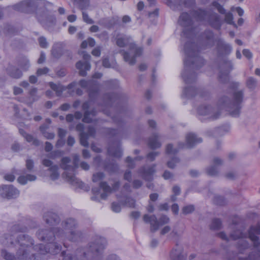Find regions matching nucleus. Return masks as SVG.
<instances>
[{
    "instance_id": "f257e3e1",
    "label": "nucleus",
    "mask_w": 260,
    "mask_h": 260,
    "mask_svg": "<svg viewBox=\"0 0 260 260\" xmlns=\"http://www.w3.org/2000/svg\"><path fill=\"white\" fill-rule=\"evenodd\" d=\"M77 225L76 221L70 218L62 222L61 225L62 229L54 228L53 231L40 230L37 233L38 238L41 241L48 243L45 245L40 244L32 247L34 241L30 237L25 235H16L18 232H26L27 228L22 223L15 224L11 228V232L12 234L0 237V243L7 246L18 244L19 249L16 255L5 250H2V255L6 260H35L36 257L32 251H36L41 254L47 253L53 255L57 254L60 251L61 246L55 242V240L64 241L67 239L75 242L80 239L82 234L76 229Z\"/></svg>"
},
{
    "instance_id": "f03ea898",
    "label": "nucleus",
    "mask_w": 260,
    "mask_h": 260,
    "mask_svg": "<svg viewBox=\"0 0 260 260\" xmlns=\"http://www.w3.org/2000/svg\"><path fill=\"white\" fill-rule=\"evenodd\" d=\"M178 23L184 27L182 37L188 39L183 48L185 56L184 59V70L181 76L185 83L189 84L196 81V71L201 68L205 63L204 59L199 55V52L211 48L216 42L217 55L218 57H223L232 52V47L221 38L215 41L214 34L210 30H206L202 34V44L198 47L192 42L196 35L197 28L194 27L190 15L187 13H182L179 17Z\"/></svg>"
},
{
    "instance_id": "7ed1b4c3",
    "label": "nucleus",
    "mask_w": 260,
    "mask_h": 260,
    "mask_svg": "<svg viewBox=\"0 0 260 260\" xmlns=\"http://www.w3.org/2000/svg\"><path fill=\"white\" fill-rule=\"evenodd\" d=\"M244 101V90H235L232 99L223 95L218 100L217 106L219 108L225 109L234 117L238 116L243 107Z\"/></svg>"
},
{
    "instance_id": "20e7f679",
    "label": "nucleus",
    "mask_w": 260,
    "mask_h": 260,
    "mask_svg": "<svg viewBox=\"0 0 260 260\" xmlns=\"http://www.w3.org/2000/svg\"><path fill=\"white\" fill-rule=\"evenodd\" d=\"M37 3L32 0L23 1L15 6V9L26 14L36 12V17L43 25H46L48 21H53L54 18L49 15V11L46 7L38 8Z\"/></svg>"
},
{
    "instance_id": "39448f33",
    "label": "nucleus",
    "mask_w": 260,
    "mask_h": 260,
    "mask_svg": "<svg viewBox=\"0 0 260 260\" xmlns=\"http://www.w3.org/2000/svg\"><path fill=\"white\" fill-rule=\"evenodd\" d=\"M112 117L114 122L118 125V128L117 129L106 128V133L111 138H115L117 141L112 143L109 146L108 153L109 155L119 158L122 155L119 140L122 137L124 132V129L122 127L123 121L119 115L112 116Z\"/></svg>"
},
{
    "instance_id": "423d86ee",
    "label": "nucleus",
    "mask_w": 260,
    "mask_h": 260,
    "mask_svg": "<svg viewBox=\"0 0 260 260\" xmlns=\"http://www.w3.org/2000/svg\"><path fill=\"white\" fill-rule=\"evenodd\" d=\"M106 244L107 241L105 238L101 237H97L94 242L90 243L89 250L87 251L84 248H79L77 250L76 256L78 257V260H87V256L92 254L100 253L105 248ZM61 255L63 256L62 260H77L71 254H66L64 251L61 252Z\"/></svg>"
},
{
    "instance_id": "0eeeda50",
    "label": "nucleus",
    "mask_w": 260,
    "mask_h": 260,
    "mask_svg": "<svg viewBox=\"0 0 260 260\" xmlns=\"http://www.w3.org/2000/svg\"><path fill=\"white\" fill-rule=\"evenodd\" d=\"M131 41L132 39L130 37L122 35L117 38L116 44L120 47L128 46L129 49L127 51L121 50L120 53L123 56L125 61L128 62L131 65H133L136 63V58L142 55L143 48L137 46Z\"/></svg>"
},
{
    "instance_id": "6e6552de",
    "label": "nucleus",
    "mask_w": 260,
    "mask_h": 260,
    "mask_svg": "<svg viewBox=\"0 0 260 260\" xmlns=\"http://www.w3.org/2000/svg\"><path fill=\"white\" fill-rule=\"evenodd\" d=\"M79 161V156L75 154L73 156L74 165L71 166L68 165L71 162V159L69 157H64L61 159L60 167L66 171L62 174L63 177L71 184L82 188L84 187V183L76 178L74 174L76 169L78 167Z\"/></svg>"
},
{
    "instance_id": "1a4fd4ad",
    "label": "nucleus",
    "mask_w": 260,
    "mask_h": 260,
    "mask_svg": "<svg viewBox=\"0 0 260 260\" xmlns=\"http://www.w3.org/2000/svg\"><path fill=\"white\" fill-rule=\"evenodd\" d=\"M191 14L197 21L208 23L216 29H219L221 27L222 20L219 15L211 10L199 9L193 11Z\"/></svg>"
},
{
    "instance_id": "9d476101",
    "label": "nucleus",
    "mask_w": 260,
    "mask_h": 260,
    "mask_svg": "<svg viewBox=\"0 0 260 260\" xmlns=\"http://www.w3.org/2000/svg\"><path fill=\"white\" fill-rule=\"evenodd\" d=\"M260 234V223L256 226H252L248 231L249 238L253 242L256 252L250 254L248 257H238V260H260V242L257 235Z\"/></svg>"
},
{
    "instance_id": "9b49d317",
    "label": "nucleus",
    "mask_w": 260,
    "mask_h": 260,
    "mask_svg": "<svg viewBox=\"0 0 260 260\" xmlns=\"http://www.w3.org/2000/svg\"><path fill=\"white\" fill-rule=\"evenodd\" d=\"M218 236L226 241H229L230 240H239L237 247L240 253H243L244 250L249 247V244L245 238V235L240 230L234 231L231 233L229 237L223 232L219 233Z\"/></svg>"
},
{
    "instance_id": "f8f14e48",
    "label": "nucleus",
    "mask_w": 260,
    "mask_h": 260,
    "mask_svg": "<svg viewBox=\"0 0 260 260\" xmlns=\"http://www.w3.org/2000/svg\"><path fill=\"white\" fill-rule=\"evenodd\" d=\"M186 144H184L183 143H179L178 149L173 148L171 144H168L166 148V153L168 154H175L178 152L180 149L192 148L195 145L201 143L202 139L201 138L198 137L195 134L190 133L186 136Z\"/></svg>"
},
{
    "instance_id": "ddd939ff",
    "label": "nucleus",
    "mask_w": 260,
    "mask_h": 260,
    "mask_svg": "<svg viewBox=\"0 0 260 260\" xmlns=\"http://www.w3.org/2000/svg\"><path fill=\"white\" fill-rule=\"evenodd\" d=\"M143 220L145 223L150 224V231L154 233L158 230L159 226L169 223L170 219L167 216L162 215L158 220L155 215H149L146 214L143 216Z\"/></svg>"
},
{
    "instance_id": "4468645a",
    "label": "nucleus",
    "mask_w": 260,
    "mask_h": 260,
    "mask_svg": "<svg viewBox=\"0 0 260 260\" xmlns=\"http://www.w3.org/2000/svg\"><path fill=\"white\" fill-rule=\"evenodd\" d=\"M218 75L219 81L222 83H227L230 80V73L233 69V64L228 58L223 59L219 64Z\"/></svg>"
},
{
    "instance_id": "2eb2a0df",
    "label": "nucleus",
    "mask_w": 260,
    "mask_h": 260,
    "mask_svg": "<svg viewBox=\"0 0 260 260\" xmlns=\"http://www.w3.org/2000/svg\"><path fill=\"white\" fill-rule=\"evenodd\" d=\"M121 99L122 96L120 94L112 93L105 95L103 104L101 105V110L105 114L111 116L109 110L107 109H109L115 105L120 103L121 101Z\"/></svg>"
},
{
    "instance_id": "dca6fc26",
    "label": "nucleus",
    "mask_w": 260,
    "mask_h": 260,
    "mask_svg": "<svg viewBox=\"0 0 260 260\" xmlns=\"http://www.w3.org/2000/svg\"><path fill=\"white\" fill-rule=\"evenodd\" d=\"M198 113L199 116L204 117L203 118L199 117L201 120L205 119L215 120L217 119L220 114L219 109L213 108L211 106H201L198 109Z\"/></svg>"
},
{
    "instance_id": "f3484780",
    "label": "nucleus",
    "mask_w": 260,
    "mask_h": 260,
    "mask_svg": "<svg viewBox=\"0 0 260 260\" xmlns=\"http://www.w3.org/2000/svg\"><path fill=\"white\" fill-rule=\"evenodd\" d=\"M79 85L87 90L90 101L94 100L98 96L100 88L98 81L94 80H81L79 81Z\"/></svg>"
},
{
    "instance_id": "a211bd4d",
    "label": "nucleus",
    "mask_w": 260,
    "mask_h": 260,
    "mask_svg": "<svg viewBox=\"0 0 260 260\" xmlns=\"http://www.w3.org/2000/svg\"><path fill=\"white\" fill-rule=\"evenodd\" d=\"M113 182L112 187L106 181L100 182L99 186L103 191V192L100 195L102 199L106 200L113 191H115L118 189L120 185V181L119 180H114Z\"/></svg>"
},
{
    "instance_id": "6ab92c4d",
    "label": "nucleus",
    "mask_w": 260,
    "mask_h": 260,
    "mask_svg": "<svg viewBox=\"0 0 260 260\" xmlns=\"http://www.w3.org/2000/svg\"><path fill=\"white\" fill-rule=\"evenodd\" d=\"M19 194V190L12 185H3L0 186V196L3 198H16Z\"/></svg>"
},
{
    "instance_id": "aec40b11",
    "label": "nucleus",
    "mask_w": 260,
    "mask_h": 260,
    "mask_svg": "<svg viewBox=\"0 0 260 260\" xmlns=\"http://www.w3.org/2000/svg\"><path fill=\"white\" fill-rule=\"evenodd\" d=\"M83 58L84 61H79L76 63V68L79 70V74L81 76L86 75V71L90 69V64L88 61L90 59V55L85 52H83Z\"/></svg>"
},
{
    "instance_id": "412c9836",
    "label": "nucleus",
    "mask_w": 260,
    "mask_h": 260,
    "mask_svg": "<svg viewBox=\"0 0 260 260\" xmlns=\"http://www.w3.org/2000/svg\"><path fill=\"white\" fill-rule=\"evenodd\" d=\"M49 85L50 88L55 91L57 96H60L63 91L67 89L69 90L70 94H72L74 92V90L73 89L75 87L76 83L73 82L69 84L67 86H64L61 84H56L51 82L49 83Z\"/></svg>"
},
{
    "instance_id": "4be33fe9",
    "label": "nucleus",
    "mask_w": 260,
    "mask_h": 260,
    "mask_svg": "<svg viewBox=\"0 0 260 260\" xmlns=\"http://www.w3.org/2000/svg\"><path fill=\"white\" fill-rule=\"evenodd\" d=\"M90 106V102H85L82 106V109L85 110L84 117L82 121L85 123H90L92 121V117L95 116L96 111L95 110L93 109L91 111L88 110Z\"/></svg>"
},
{
    "instance_id": "5701e85b",
    "label": "nucleus",
    "mask_w": 260,
    "mask_h": 260,
    "mask_svg": "<svg viewBox=\"0 0 260 260\" xmlns=\"http://www.w3.org/2000/svg\"><path fill=\"white\" fill-rule=\"evenodd\" d=\"M212 5L217 10L219 13L221 14H225L224 20L227 23L236 26L233 21V15L231 12L225 13L224 8L216 1L212 2Z\"/></svg>"
},
{
    "instance_id": "b1692460",
    "label": "nucleus",
    "mask_w": 260,
    "mask_h": 260,
    "mask_svg": "<svg viewBox=\"0 0 260 260\" xmlns=\"http://www.w3.org/2000/svg\"><path fill=\"white\" fill-rule=\"evenodd\" d=\"M155 166L144 167L139 170V173L145 180L150 181L152 179V175L155 172Z\"/></svg>"
},
{
    "instance_id": "393cba45",
    "label": "nucleus",
    "mask_w": 260,
    "mask_h": 260,
    "mask_svg": "<svg viewBox=\"0 0 260 260\" xmlns=\"http://www.w3.org/2000/svg\"><path fill=\"white\" fill-rule=\"evenodd\" d=\"M42 164L46 167H50L49 170L51 172L50 178L52 180H55L58 178V167L57 165L52 166V162L48 159H43L42 161Z\"/></svg>"
},
{
    "instance_id": "a878e982",
    "label": "nucleus",
    "mask_w": 260,
    "mask_h": 260,
    "mask_svg": "<svg viewBox=\"0 0 260 260\" xmlns=\"http://www.w3.org/2000/svg\"><path fill=\"white\" fill-rule=\"evenodd\" d=\"M171 260H186V256L183 253L181 247L176 245L170 253Z\"/></svg>"
},
{
    "instance_id": "bb28decb",
    "label": "nucleus",
    "mask_w": 260,
    "mask_h": 260,
    "mask_svg": "<svg viewBox=\"0 0 260 260\" xmlns=\"http://www.w3.org/2000/svg\"><path fill=\"white\" fill-rule=\"evenodd\" d=\"M43 218L46 223L50 225H55L60 221L59 216L56 214L52 212L45 213Z\"/></svg>"
},
{
    "instance_id": "cd10ccee",
    "label": "nucleus",
    "mask_w": 260,
    "mask_h": 260,
    "mask_svg": "<svg viewBox=\"0 0 260 260\" xmlns=\"http://www.w3.org/2000/svg\"><path fill=\"white\" fill-rule=\"evenodd\" d=\"M7 74L11 78L14 79L20 78L23 73L18 68L11 64H9L6 69Z\"/></svg>"
},
{
    "instance_id": "c85d7f7f",
    "label": "nucleus",
    "mask_w": 260,
    "mask_h": 260,
    "mask_svg": "<svg viewBox=\"0 0 260 260\" xmlns=\"http://www.w3.org/2000/svg\"><path fill=\"white\" fill-rule=\"evenodd\" d=\"M214 165L212 166L207 169V173L210 176H215L218 172V167L221 165L222 160L218 158L215 157L213 159Z\"/></svg>"
},
{
    "instance_id": "c756f323",
    "label": "nucleus",
    "mask_w": 260,
    "mask_h": 260,
    "mask_svg": "<svg viewBox=\"0 0 260 260\" xmlns=\"http://www.w3.org/2000/svg\"><path fill=\"white\" fill-rule=\"evenodd\" d=\"M63 54L62 44L58 43L55 44L52 47V55L56 58L60 57Z\"/></svg>"
},
{
    "instance_id": "7c9ffc66",
    "label": "nucleus",
    "mask_w": 260,
    "mask_h": 260,
    "mask_svg": "<svg viewBox=\"0 0 260 260\" xmlns=\"http://www.w3.org/2000/svg\"><path fill=\"white\" fill-rule=\"evenodd\" d=\"M148 145L152 149L159 148L161 146L160 143L158 141V135L156 134H153L149 139Z\"/></svg>"
},
{
    "instance_id": "2f4dec72",
    "label": "nucleus",
    "mask_w": 260,
    "mask_h": 260,
    "mask_svg": "<svg viewBox=\"0 0 260 260\" xmlns=\"http://www.w3.org/2000/svg\"><path fill=\"white\" fill-rule=\"evenodd\" d=\"M198 91V90L196 89L194 86H187L184 89L183 95L187 98H190L194 96L197 93Z\"/></svg>"
},
{
    "instance_id": "473e14b6",
    "label": "nucleus",
    "mask_w": 260,
    "mask_h": 260,
    "mask_svg": "<svg viewBox=\"0 0 260 260\" xmlns=\"http://www.w3.org/2000/svg\"><path fill=\"white\" fill-rule=\"evenodd\" d=\"M19 133L28 142L32 143L35 146L39 145L40 141L34 138L31 135L27 134L22 129H19Z\"/></svg>"
},
{
    "instance_id": "72a5a7b5",
    "label": "nucleus",
    "mask_w": 260,
    "mask_h": 260,
    "mask_svg": "<svg viewBox=\"0 0 260 260\" xmlns=\"http://www.w3.org/2000/svg\"><path fill=\"white\" fill-rule=\"evenodd\" d=\"M37 177L35 175H31V174H28L26 176L25 175H22L20 176L18 178V181L19 183L24 185L28 181H35Z\"/></svg>"
},
{
    "instance_id": "f704fd0d",
    "label": "nucleus",
    "mask_w": 260,
    "mask_h": 260,
    "mask_svg": "<svg viewBox=\"0 0 260 260\" xmlns=\"http://www.w3.org/2000/svg\"><path fill=\"white\" fill-rule=\"evenodd\" d=\"M49 128L48 125L44 124L40 126V130L42 135L47 139H53L55 135L53 133H49L46 130Z\"/></svg>"
},
{
    "instance_id": "c9c22d12",
    "label": "nucleus",
    "mask_w": 260,
    "mask_h": 260,
    "mask_svg": "<svg viewBox=\"0 0 260 260\" xmlns=\"http://www.w3.org/2000/svg\"><path fill=\"white\" fill-rule=\"evenodd\" d=\"M257 85V80L253 77H248L246 81V87L250 89L254 90L255 89Z\"/></svg>"
},
{
    "instance_id": "e433bc0d",
    "label": "nucleus",
    "mask_w": 260,
    "mask_h": 260,
    "mask_svg": "<svg viewBox=\"0 0 260 260\" xmlns=\"http://www.w3.org/2000/svg\"><path fill=\"white\" fill-rule=\"evenodd\" d=\"M74 1L81 10L87 9L90 6V0H75Z\"/></svg>"
},
{
    "instance_id": "4c0bfd02",
    "label": "nucleus",
    "mask_w": 260,
    "mask_h": 260,
    "mask_svg": "<svg viewBox=\"0 0 260 260\" xmlns=\"http://www.w3.org/2000/svg\"><path fill=\"white\" fill-rule=\"evenodd\" d=\"M37 88H32L29 90V94L32 99V101L29 103V105H31L32 103L38 101L40 98L41 96L37 94Z\"/></svg>"
},
{
    "instance_id": "58836bf2",
    "label": "nucleus",
    "mask_w": 260,
    "mask_h": 260,
    "mask_svg": "<svg viewBox=\"0 0 260 260\" xmlns=\"http://www.w3.org/2000/svg\"><path fill=\"white\" fill-rule=\"evenodd\" d=\"M221 221L218 218H214L212 221L210 229L213 230H217L221 228Z\"/></svg>"
},
{
    "instance_id": "ea45409f",
    "label": "nucleus",
    "mask_w": 260,
    "mask_h": 260,
    "mask_svg": "<svg viewBox=\"0 0 260 260\" xmlns=\"http://www.w3.org/2000/svg\"><path fill=\"white\" fill-rule=\"evenodd\" d=\"M88 136L87 134L85 132H81L80 133V144L84 146L88 147V142L87 141L88 139Z\"/></svg>"
},
{
    "instance_id": "a19ab883",
    "label": "nucleus",
    "mask_w": 260,
    "mask_h": 260,
    "mask_svg": "<svg viewBox=\"0 0 260 260\" xmlns=\"http://www.w3.org/2000/svg\"><path fill=\"white\" fill-rule=\"evenodd\" d=\"M105 174L103 172H97L92 175V181L93 182H102L105 178Z\"/></svg>"
},
{
    "instance_id": "79ce46f5",
    "label": "nucleus",
    "mask_w": 260,
    "mask_h": 260,
    "mask_svg": "<svg viewBox=\"0 0 260 260\" xmlns=\"http://www.w3.org/2000/svg\"><path fill=\"white\" fill-rule=\"evenodd\" d=\"M19 66L24 71H27L30 67L29 60L26 57H23L20 61Z\"/></svg>"
},
{
    "instance_id": "37998d69",
    "label": "nucleus",
    "mask_w": 260,
    "mask_h": 260,
    "mask_svg": "<svg viewBox=\"0 0 260 260\" xmlns=\"http://www.w3.org/2000/svg\"><path fill=\"white\" fill-rule=\"evenodd\" d=\"M181 1L176 2L175 0H167V5L172 9H178V6L181 5Z\"/></svg>"
},
{
    "instance_id": "c03bdc74",
    "label": "nucleus",
    "mask_w": 260,
    "mask_h": 260,
    "mask_svg": "<svg viewBox=\"0 0 260 260\" xmlns=\"http://www.w3.org/2000/svg\"><path fill=\"white\" fill-rule=\"evenodd\" d=\"M142 159V157H136L134 159H133L131 157L128 156L126 159V162L128 164V167L132 169L135 166L134 161L137 160H141Z\"/></svg>"
},
{
    "instance_id": "a18cd8bd",
    "label": "nucleus",
    "mask_w": 260,
    "mask_h": 260,
    "mask_svg": "<svg viewBox=\"0 0 260 260\" xmlns=\"http://www.w3.org/2000/svg\"><path fill=\"white\" fill-rule=\"evenodd\" d=\"M105 168L110 172H115L118 170V167L117 164L113 163L105 165Z\"/></svg>"
},
{
    "instance_id": "49530a36",
    "label": "nucleus",
    "mask_w": 260,
    "mask_h": 260,
    "mask_svg": "<svg viewBox=\"0 0 260 260\" xmlns=\"http://www.w3.org/2000/svg\"><path fill=\"white\" fill-rule=\"evenodd\" d=\"M214 202L218 205L222 206L225 204L226 201L223 197L216 196L214 197Z\"/></svg>"
},
{
    "instance_id": "de8ad7c7",
    "label": "nucleus",
    "mask_w": 260,
    "mask_h": 260,
    "mask_svg": "<svg viewBox=\"0 0 260 260\" xmlns=\"http://www.w3.org/2000/svg\"><path fill=\"white\" fill-rule=\"evenodd\" d=\"M82 18L83 20L87 24H93L94 21L89 17L87 12L85 11L82 12Z\"/></svg>"
},
{
    "instance_id": "09e8293b",
    "label": "nucleus",
    "mask_w": 260,
    "mask_h": 260,
    "mask_svg": "<svg viewBox=\"0 0 260 260\" xmlns=\"http://www.w3.org/2000/svg\"><path fill=\"white\" fill-rule=\"evenodd\" d=\"M50 70L47 67H44L43 68H39L37 70L36 74L37 76H41L42 75H46Z\"/></svg>"
},
{
    "instance_id": "8fccbe9b",
    "label": "nucleus",
    "mask_w": 260,
    "mask_h": 260,
    "mask_svg": "<svg viewBox=\"0 0 260 260\" xmlns=\"http://www.w3.org/2000/svg\"><path fill=\"white\" fill-rule=\"evenodd\" d=\"M194 210V206L193 205H187L184 206L182 209V213L184 214H188L192 212Z\"/></svg>"
},
{
    "instance_id": "3c124183",
    "label": "nucleus",
    "mask_w": 260,
    "mask_h": 260,
    "mask_svg": "<svg viewBox=\"0 0 260 260\" xmlns=\"http://www.w3.org/2000/svg\"><path fill=\"white\" fill-rule=\"evenodd\" d=\"M124 204L128 207L134 208L135 205V200L132 198L127 197L125 199Z\"/></svg>"
},
{
    "instance_id": "603ef678",
    "label": "nucleus",
    "mask_w": 260,
    "mask_h": 260,
    "mask_svg": "<svg viewBox=\"0 0 260 260\" xmlns=\"http://www.w3.org/2000/svg\"><path fill=\"white\" fill-rule=\"evenodd\" d=\"M105 85L111 88H115L118 85V82L116 80L107 81L104 82Z\"/></svg>"
},
{
    "instance_id": "864d4df0",
    "label": "nucleus",
    "mask_w": 260,
    "mask_h": 260,
    "mask_svg": "<svg viewBox=\"0 0 260 260\" xmlns=\"http://www.w3.org/2000/svg\"><path fill=\"white\" fill-rule=\"evenodd\" d=\"M179 162V159L177 157L173 158L171 160L169 161L167 163L168 167L170 168L173 169L175 167V164Z\"/></svg>"
},
{
    "instance_id": "5fc2aeb1",
    "label": "nucleus",
    "mask_w": 260,
    "mask_h": 260,
    "mask_svg": "<svg viewBox=\"0 0 260 260\" xmlns=\"http://www.w3.org/2000/svg\"><path fill=\"white\" fill-rule=\"evenodd\" d=\"M63 151L57 150L52 151L51 153H50L49 154V157L52 158H55V157L61 156L63 155Z\"/></svg>"
},
{
    "instance_id": "6e6d98bb",
    "label": "nucleus",
    "mask_w": 260,
    "mask_h": 260,
    "mask_svg": "<svg viewBox=\"0 0 260 260\" xmlns=\"http://www.w3.org/2000/svg\"><path fill=\"white\" fill-rule=\"evenodd\" d=\"M38 41L39 45L42 48H45L47 47L48 43L45 38H44V37H41L39 38Z\"/></svg>"
},
{
    "instance_id": "4d7b16f0",
    "label": "nucleus",
    "mask_w": 260,
    "mask_h": 260,
    "mask_svg": "<svg viewBox=\"0 0 260 260\" xmlns=\"http://www.w3.org/2000/svg\"><path fill=\"white\" fill-rule=\"evenodd\" d=\"M142 184L143 183L142 181L138 179L134 180L133 182V187L135 189H138L140 188Z\"/></svg>"
},
{
    "instance_id": "13d9d810",
    "label": "nucleus",
    "mask_w": 260,
    "mask_h": 260,
    "mask_svg": "<svg viewBox=\"0 0 260 260\" xmlns=\"http://www.w3.org/2000/svg\"><path fill=\"white\" fill-rule=\"evenodd\" d=\"M112 210L115 212H119L121 210L120 205L115 202H113L112 204Z\"/></svg>"
},
{
    "instance_id": "bf43d9fd",
    "label": "nucleus",
    "mask_w": 260,
    "mask_h": 260,
    "mask_svg": "<svg viewBox=\"0 0 260 260\" xmlns=\"http://www.w3.org/2000/svg\"><path fill=\"white\" fill-rule=\"evenodd\" d=\"M67 132L66 129L61 128H58V136L59 138L64 139L67 135Z\"/></svg>"
},
{
    "instance_id": "052dcab7",
    "label": "nucleus",
    "mask_w": 260,
    "mask_h": 260,
    "mask_svg": "<svg viewBox=\"0 0 260 260\" xmlns=\"http://www.w3.org/2000/svg\"><path fill=\"white\" fill-rule=\"evenodd\" d=\"M159 153L156 152H151L149 153L147 155V158L150 161H153L156 156L158 155Z\"/></svg>"
},
{
    "instance_id": "680f3d73",
    "label": "nucleus",
    "mask_w": 260,
    "mask_h": 260,
    "mask_svg": "<svg viewBox=\"0 0 260 260\" xmlns=\"http://www.w3.org/2000/svg\"><path fill=\"white\" fill-rule=\"evenodd\" d=\"M86 134L88 137L91 136L94 137L95 135V128L91 126H89L88 127L87 133Z\"/></svg>"
},
{
    "instance_id": "e2e57ef3",
    "label": "nucleus",
    "mask_w": 260,
    "mask_h": 260,
    "mask_svg": "<svg viewBox=\"0 0 260 260\" xmlns=\"http://www.w3.org/2000/svg\"><path fill=\"white\" fill-rule=\"evenodd\" d=\"M26 166L28 170H31L34 167V162L31 159H27L26 161Z\"/></svg>"
},
{
    "instance_id": "0e129e2a",
    "label": "nucleus",
    "mask_w": 260,
    "mask_h": 260,
    "mask_svg": "<svg viewBox=\"0 0 260 260\" xmlns=\"http://www.w3.org/2000/svg\"><path fill=\"white\" fill-rule=\"evenodd\" d=\"M4 178L6 180L12 182L15 180V176L12 174H8L5 175Z\"/></svg>"
},
{
    "instance_id": "69168bd1",
    "label": "nucleus",
    "mask_w": 260,
    "mask_h": 260,
    "mask_svg": "<svg viewBox=\"0 0 260 260\" xmlns=\"http://www.w3.org/2000/svg\"><path fill=\"white\" fill-rule=\"evenodd\" d=\"M124 179L128 182H131L132 180L131 172L129 171H127L124 174Z\"/></svg>"
},
{
    "instance_id": "338daca9",
    "label": "nucleus",
    "mask_w": 260,
    "mask_h": 260,
    "mask_svg": "<svg viewBox=\"0 0 260 260\" xmlns=\"http://www.w3.org/2000/svg\"><path fill=\"white\" fill-rule=\"evenodd\" d=\"M75 143V139L72 136H69L67 139V144L69 146H73Z\"/></svg>"
},
{
    "instance_id": "774afa93",
    "label": "nucleus",
    "mask_w": 260,
    "mask_h": 260,
    "mask_svg": "<svg viewBox=\"0 0 260 260\" xmlns=\"http://www.w3.org/2000/svg\"><path fill=\"white\" fill-rule=\"evenodd\" d=\"M65 144V140L64 139L59 138L56 143V147L57 148L62 147Z\"/></svg>"
}]
</instances>
